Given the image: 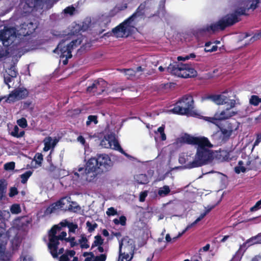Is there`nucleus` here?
<instances>
[{
	"instance_id": "1",
	"label": "nucleus",
	"mask_w": 261,
	"mask_h": 261,
	"mask_svg": "<svg viewBox=\"0 0 261 261\" xmlns=\"http://www.w3.org/2000/svg\"><path fill=\"white\" fill-rule=\"evenodd\" d=\"M179 140L180 142L195 145L197 148L195 158L188 165V168L200 167L212 161L213 152L210 148L213 146L207 138L204 137H194L185 134Z\"/></svg>"
},
{
	"instance_id": "2",
	"label": "nucleus",
	"mask_w": 261,
	"mask_h": 261,
	"mask_svg": "<svg viewBox=\"0 0 261 261\" xmlns=\"http://www.w3.org/2000/svg\"><path fill=\"white\" fill-rule=\"evenodd\" d=\"M147 3V1L142 3L131 16L113 29L112 32L117 37H127L135 32L136 25L146 18Z\"/></svg>"
},
{
	"instance_id": "3",
	"label": "nucleus",
	"mask_w": 261,
	"mask_h": 261,
	"mask_svg": "<svg viewBox=\"0 0 261 261\" xmlns=\"http://www.w3.org/2000/svg\"><path fill=\"white\" fill-rule=\"evenodd\" d=\"M61 227L58 225H55L49 230L48 233L49 242L48 247L54 257L58 256V246L59 244V240H64L67 242H70L71 247L77 245L75 242L74 237L66 238L67 233L65 231H61Z\"/></svg>"
},
{
	"instance_id": "4",
	"label": "nucleus",
	"mask_w": 261,
	"mask_h": 261,
	"mask_svg": "<svg viewBox=\"0 0 261 261\" xmlns=\"http://www.w3.org/2000/svg\"><path fill=\"white\" fill-rule=\"evenodd\" d=\"M242 15H247L245 9L236 10L231 13H229L219 20L216 23H213L207 26L205 31L213 33L219 31H223L226 28L230 27L240 21L239 18Z\"/></svg>"
},
{
	"instance_id": "5",
	"label": "nucleus",
	"mask_w": 261,
	"mask_h": 261,
	"mask_svg": "<svg viewBox=\"0 0 261 261\" xmlns=\"http://www.w3.org/2000/svg\"><path fill=\"white\" fill-rule=\"evenodd\" d=\"M31 222V219L27 216L18 217L13 221V227L9 231V233L15 234L13 239L12 240L13 249H16L20 244Z\"/></svg>"
},
{
	"instance_id": "6",
	"label": "nucleus",
	"mask_w": 261,
	"mask_h": 261,
	"mask_svg": "<svg viewBox=\"0 0 261 261\" xmlns=\"http://www.w3.org/2000/svg\"><path fill=\"white\" fill-rule=\"evenodd\" d=\"M135 249V243L133 239L127 237L122 239L119 244V256L118 261H129Z\"/></svg>"
},
{
	"instance_id": "7",
	"label": "nucleus",
	"mask_w": 261,
	"mask_h": 261,
	"mask_svg": "<svg viewBox=\"0 0 261 261\" xmlns=\"http://www.w3.org/2000/svg\"><path fill=\"white\" fill-rule=\"evenodd\" d=\"M159 70L160 71L167 70L172 74L182 78H191L197 75V71L191 66H168L163 68L160 66Z\"/></svg>"
},
{
	"instance_id": "8",
	"label": "nucleus",
	"mask_w": 261,
	"mask_h": 261,
	"mask_svg": "<svg viewBox=\"0 0 261 261\" xmlns=\"http://www.w3.org/2000/svg\"><path fill=\"white\" fill-rule=\"evenodd\" d=\"M194 108V100L191 95H185L171 110L175 114L189 115Z\"/></svg>"
},
{
	"instance_id": "9",
	"label": "nucleus",
	"mask_w": 261,
	"mask_h": 261,
	"mask_svg": "<svg viewBox=\"0 0 261 261\" xmlns=\"http://www.w3.org/2000/svg\"><path fill=\"white\" fill-rule=\"evenodd\" d=\"M82 42V41L80 39H77L72 40L70 43L66 45L63 46V43L59 44L56 49L60 48L61 51L60 62L62 60L63 65H67L68 62V59L72 57V50L74 48L80 45Z\"/></svg>"
},
{
	"instance_id": "10",
	"label": "nucleus",
	"mask_w": 261,
	"mask_h": 261,
	"mask_svg": "<svg viewBox=\"0 0 261 261\" xmlns=\"http://www.w3.org/2000/svg\"><path fill=\"white\" fill-rule=\"evenodd\" d=\"M243 160L240 161L238 166L235 167V172L237 173L245 172L246 170H250L258 167L257 160H259L258 156L252 158L242 154Z\"/></svg>"
},
{
	"instance_id": "11",
	"label": "nucleus",
	"mask_w": 261,
	"mask_h": 261,
	"mask_svg": "<svg viewBox=\"0 0 261 261\" xmlns=\"http://www.w3.org/2000/svg\"><path fill=\"white\" fill-rule=\"evenodd\" d=\"M70 199L68 197H64L60 199L58 202L53 204L50 206H49L46 210L45 213L47 214H51L55 212V211L58 209L62 210H68L70 211H76L79 210L80 207L78 205H76V203H72L75 205H72L69 199Z\"/></svg>"
},
{
	"instance_id": "12",
	"label": "nucleus",
	"mask_w": 261,
	"mask_h": 261,
	"mask_svg": "<svg viewBox=\"0 0 261 261\" xmlns=\"http://www.w3.org/2000/svg\"><path fill=\"white\" fill-rule=\"evenodd\" d=\"M100 145L103 148H112L119 150L125 156H128V155L125 153L123 149L121 148L118 143V142L115 138V135L112 133L105 136L103 139L101 140Z\"/></svg>"
},
{
	"instance_id": "13",
	"label": "nucleus",
	"mask_w": 261,
	"mask_h": 261,
	"mask_svg": "<svg viewBox=\"0 0 261 261\" xmlns=\"http://www.w3.org/2000/svg\"><path fill=\"white\" fill-rule=\"evenodd\" d=\"M236 103V102L235 100H230L228 105L229 106V107H227L226 109L222 111L216 112L214 117L209 118V119L217 120H222L229 119L236 115L237 114V112L232 109L235 107Z\"/></svg>"
},
{
	"instance_id": "14",
	"label": "nucleus",
	"mask_w": 261,
	"mask_h": 261,
	"mask_svg": "<svg viewBox=\"0 0 261 261\" xmlns=\"http://www.w3.org/2000/svg\"><path fill=\"white\" fill-rule=\"evenodd\" d=\"M98 171L84 170L83 167H79L77 171H74L73 178L80 180H85L88 182H94L96 180Z\"/></svg>"
},
{
	"instance_id": "15",
	"label": "nucleus",
	"mask_w": 261,
	"mask_h": 261,
	"mask_svg": "<svg viewBox=\"0 0 261 261\" xmlns=\"http://www.w3.org/2000/svg\"><path fill=\"white\" fill-rule=\"evenodd\" d=\"M8 237L5 229L0 227V260L8 261L10 258V254L6 251Z\"/></svg>"
},
{
	"instance_id": "16",
	"label": "nucleus",
	"mask_w": 261,
	"mask_h": 261,
	"mask_svg": "<svg viewBox=\"0 0 261 261\" xmlns=\"http://www.w3.org/2000/svg\"><path fill=\"white\" fill-rule=\"evenodd\" d=\"M16 38L15 29L6 28L0 31V39L5 46L11 45Z\"/></svg>"
},
{
	"instance_id": "17",
	"label": "nucleus",
	"mask_w": 261,
	"mask_h": 261,
	"mask_svg": "<svg viewBox=\"0 0 261 261\" xmlns=\"http://www.w3.org/2000/svg\"><path fill=\"white\" fill-rule=\"evenodd\" d=\"M29 94L27 89L23 87H18L13 90L8 95L5 101L8 103L14 102L16 101L26 98Z\"/></svg>"
},
{
	"instance_id": "18",
	"label": "nucleus",
	"mask_w": 261,
	"mask_h": 261,
	"mask_svg": "<svg viewBox=\"0 0 261 261\" xmlns=\"http://www.w3.org/2000/svg\"><path fill=\"white\" fill-rule=\"evenodd\" d=\"M96 158L98 164L99 170H101V172L110 171L112 168L113 162L108 154H98Z\"/></svg>"
},
{
	"instance_id": "19",
	"label": "nucleus",
	"mask_w": 261,
	"mask_h": 261,
	"mask_svg": "<svg viewBox=\"0 0 261 261\" xmlns=\"http://www.w3.org/2000/svg\"><path fill=\"white\" fill-rule=\"evenodd\" d=\"M107 85L106 81L102 79H99L94 81L87 87V91L88 93L100 94L105 91Z\"/></svg>"
},
{
	"instance_id": "20",
	"label": "nucleus",
	"mask_w": 261,
	"mask_h": 261,
	"mask_svg": "<svg viewBox=\"0 0 261 261\" xmlns=\"http://www.w3.org/2000/svg\"><path fill=\"white\" fill-rule=\"evenodd\" d=\"M204 99H210L218 105L226 103L228 104L229 100H230L223 94L209 95L204 98Z\"/></svg>"
},
{
	"instance_id": "21",
	"label": "nucleus",
	"mask_w": 261,
	"mask_h": 261,
	"mask_svg": "<svg viewBox=\"0 0 261 261\" xmlns=\"http://www.w3.org/2000/svg\"><path fill=\"white\" fill-rule=\"evenodd\" d=\"M245 7H241L237 10L245 9V12L247 10H251L252 11H254L257 8H261V0H247L244 3ZM248 15V14L245 12Z\"/></svg>"
},
{
	"instance_id": "22",
	"label": "nucleus",
	"mask_w": 261,
	"mask_h": 261,
	"mask_svg": "<svg viewBox=\"0 0 261 261\" xmlns=\"http://www.w3.org/2000/svg\"><path fill=\"white\" fill-rule=\"evenodd\" d=\"M84 256L86 257L85 261H105L106 259V255L105 254L95 256L92 252H85Z\"/></svg>"
},
{
	"instance_id": "23",
	"label": "nucleus",
	"mask_w": 261,
	"mask_h": 261,
	"mask_svg": "<svg viewBox=\"0 0 261 261\" xmlns=\"http://www.w3.org/2000/svg\"><path fill=\"white\" fill-rule=\"evenodd\" d=\"M84 170L98 171L99 168L96 158H91L87 162Z\"/></svg>"
},
{
	"instance_id": "24",
	"label": "nucleus",
	"mask_w": 261,
	"mask_h": 261,
	"mask_svg": "<svg viewBox=\"0 0 261 261\" xmlns=\"http://www.w3.org/2000/svg\"><path fill=\"white\" fill-rule=\"evenodd\" d=\"M35 28L33 22H30L28 24L24 23L22 24L20 29V32L24 36H29L31 35L34 31Z\"/></svg>"
},
{
	"instance_id": "25",
	"label": "nucleus",
	"mask_w": 261,
	"mask_h": 261,
	"mask_svg": "<svg viewBox=\"0 0 261 261\" xmlns=\"http://www.w3.org/2000/svg\"><path fill=\"white\" fill-rule=\"evenodd\" d=\"M57 142L58 141L56 139L53 140L50 137L45 138L43 140L44 143L43 150L47 151L50 149L54 148L56 146Z\"/></svg>"
},
{
	"instance_id": "26",
	"label": "nucleus",
	"mask_w": 261,
	"mask_h": 261,
	"mask_svg": "<svg viewBox=\"0 0 261 261\" xmlns=\"http://www.w3.org/2000/svg\"><path fill=\"white\" fill-rule=\"evenodd\" d=\"M5 72L4 74L7 76L15 77L17 76V71L15 69V66H4Z\"/></svg>"
},
{
	"instance_id": "27",
	"label": "nucleus",
	"mask_w": 261,
	"mask_h": 261,
	"mask_svg": "<svg viewBox=\"0 0 261 261\" xmlns=\"http://www.w3.org/2000/svg\"><path fill=\"white\" fill-rule=\"evenodd\" d=\"M223 126L227 130H230V132L232 133L233 132L238 129L239 123L236 121H233L231 122H227Z\"/></svg>"
},
{
	"instance_id": "28",
	"label": "nucleus",
	"mask_w": 261,
	"mask_h": 261,
	"mask_svg": "<svg viewBox=\"0 0 261 261\" xmlns=\"http://www.w3.org/2000/svg\"><path fill=\"white\" fill-rule=\"evenodd\" d=\"M136 181L140 184H146L149 182L148 178L144 174L137 175L135 177Z\"/></svg>"
},
{
	"instance_id": "29",
	"label": "nucleus",
	"mask_w": 261,
	"mask_h": 261,
	"mask_svg": "<svg viewBox=\"0 0 261 261\" xmlns=\"http://www.w3.org/2000/svg\"><path fill=\"white\" fill-rule=\"evenodd\" d=\"M60 224L62 226L64 227L67 226L69 228V233H70L71 232L75 233V230L77 228V225L75 224H73V223H68L66 222L65 223L61 222Z\"/></svg>"
},
{
	"instance_id": "30",
	"label": "nucleus",
	"mask_w": 261,
	"mask_h": 261,
	"mask_svg": "<svg viewBox=\"0 0 261 261\" xmlns=\"http://www.w3.org/2000/svg\"><path fill=\"white\" fill-rule=\"evenodd\" d=\"M11 135L17 138H20L23 136L24 135V132L23 130H21L19 132V129L17 126H15L13 130L12 131L11 133Z\"/></svg>"
},
{
	"instance_id": "31",
	"label": "nucleus",
	"mask_w": 261,
	"mask_h": 261,
	"mask_svg": "<svg viewBox=\"0 0 261 261\" xmlns=\"http://www.w3.org/2000/svg\"><path fill=\"white\" fill-rule=\"evenodd\" d=\"M261 102V98L257 95H252L249 99V103L254 106H257Z\"/></svg>"
},
{
	"instance_id": "32",
	"label": "nucleus",
	"mask_w": 261,
	"mask_h": 261,
	"mask_svg": "<svg viewBox=\"0 0 261 261\" xmlns=\"http://www.w3.org/2000/svg\"><path fill=\"white\" fill-rule=\"evenodd\" d=\"M98 123L97 116L96 115H89L86 122V125L90 126L92 123L96 124Z\"/></svg>"
},
{
	"instance_id": "33",
	"label": "nucleus",
	"mask_w": 261,
	"mask_h": 261,
	"mask_svg": "<svg viewBox=\"0 0 261 261\" xmlns=\"http://www.w3.org/2000/svg\"><path fill=\"white\" fill-rule=\"evenodd\" d=\"M117 70H120L121 72H123L125 74V75L127 76V77L128 79L134 75L136 73L135 70L133 68H127L123 69H118Z\"/></svg>"
},
{
	"instance_id": "34",
	"label": "nucleus",
	"mask_w": 261,
	"mask_h": 261,
	"mask_svg": "<svg viewBox=\"0 0 261 261\" xmlns=\"http://www.w3.org/2000/svg\"><path fill=\"white\" fill-rule=\"evenodd\" d=\"M170 192V190L169 186H164L159 190L158 194L161 196H166Z\"/></svg>"
},
{
	"instance_id": "35",
	"label": "nucleus",
	"mask_w": 261,
	"mask_h": 261,
	"mask_svg": "<svg viewBox=\"0 0 261 261\" xmlns=\"http://www.w3.org/2000/svg\"><path fill=\"white\" fill-rule=\"evenodd\" d=\"M257 238V237H255V236L251 238L250 239L247 240L246 242L241 246V247L244 246L249 247L250 246L253 245L254 244H258L256 241V239Z\"/></svg>"
},
{
	"instance_id": "36",
	"label": "nucleus",
	"mask_w": 261,
	"mask_h": 261,
	"mask_svg": "<svg viewBox=\"0 0 261 261\" xmlns=\"http://www.w3.org/2000/svg\"><path fill=\"white\" fill-rule=\"evenodd\" d=\"M220 131L221 132L222 135H223L224 139H228L232 134L230 130H227L223 126L220 128Z\"/></svg>"
},
{
	"instance_id": "37",
	"label": "nucleus",
	"mask_w": 261,
	"mask_h": 261,
	"mask_svg": "<svg viewBox=\"0 0 261 261\" xmlns=\"http://www.w3.org/2000/svg\"><path fill=\"white\" fill-rule=\"evenodd\" d=\"M38 1L39 0H26L25 6H27L32 10L37 6Z\"/></svg>"
},
{
	"instance_id": "38",
	"label": "nucleus",
	"mask_w": 261,
	"mask_h": 261,
	"mask_svg": "<svg viewBox=\"0 0 261 261\" xmlns=\"http://www.w3.org/2000/svg\"><path fill=\"white\" fill-rule=\"evenodd\" d=\"M212 43L211 42H207L205 43V50L206 52H213L216 51L218 48V46L217 45H213L212 47H211V45Z\"/></svg>"
},
{
	"instance_id": "39",
	"label": "nucleus",
	"mask_w": 261,
	"mask_h": 261,
	"mask_svg": "<svg viewBox=\"0 0 261 261\" xmlns=\"http://www.w3.org/2000/svg\"><path fill=\"white\" fill-rule=\"evenodd\" d=\"M10 211L13 214H18L21 212V208L19 204H13L10 207Z\"/></svg>"
},
{
	"instance_id": "40",
	"label": "nucleus",
	"mask_w": 261,
	"mask_h": 261,
	"mask_svg": "<svg viewBox=\"0 0 261 261\" xmlns=\"http://www.w3.org/2000/svg\"><path fill=\"white\" fill-rule=\"evenodd\" d=\"M103 243V240L102 239L100 236H96L95 237V240L92 245V248L94 247L99 246Z\"/></svg>"
},
{
	"instance_id": "41",
	"label": "nucleus",
	"mask_w": 261,
	"mask_h": 261,
	"mask_svg": "<svg viewBox=\"0 0 261 261\" xmlns=\"http://www.w3.org/2000/svg\"><path fill=\"white\" fill-rule=\"evenodd\" d=\"M86 226L88 231L89 232H91L93 231L96 228H97L98 225L95 222H90V221H87L86 222Z\"/></svg>"
},
{
	"instance_id": "42",
	"label": "nucleus",
	"mask_w": 261,
	"mask_h": 261,
	"mask_svg": "<svg viewBox=\"0 0 261 261\" xmlns=\"http://www.w3.org/2000/svg\"><path fill=\"white\" fill-rule=\"evenodd\" d=\"M32 174V172L31 171H27L23 174L21 175V182L22 184H25L28 180V178L31 176Z\"/></svg>"
},
{
	"instance_id": "43",
	"label": "nucleus",
	"mask_w": 261,
	"mask_h": 261,
	"mask_svg": "<svg viewBox=\"0 0 261 261\" xmlns=\"http://www.w3.org/2000/svg\"><path fill=\"white\" fill-rule=\"evenodd\" d=\"M88 240L86 237L83 236L82 238L79 240V243L81 244L82 248H88L89 245L87 244Z\"/></svg>"
},
{
	"instance_id": "44",
	"label": "nucleus",
	"mask_w": 261,
	"mask_h": 261,
	"mask_svg": "<svg viewBox=\"0 0 261 261\" xmlns=\"http://www.w3.org/2000/svg\"><path fill=\"white\" fill-rule=\"evenodd\" d=\"M75 11V8L73 6H68L64 10V13L69 15H73Z\"/></svg>"
},
{
	"instance_id": "45",
	"label": "nucleus",
	"mask_w": 261,
	"mask_h": 261,
	"mask_svg": "<svg viewBox=\"0 0 261 261\" xmlns=\"http://www.w3.org/2000/svg\"><path fill=\"white\" fill-rule=\"evenodd\" d=\"M195 57H196V55H195V54L191 53L190 55H186L185 57L178 56L177 58V60L178 61H185L189 60V59H190L191 58H195Z\"/></svg>"
},
{
	"instance_id": "46",
	"label": "nucleus",
	"mask_w": 261,
	"mask_h": 261,
	"mask_svg": "<svg viewBox=\"0 0 261 261\" xmlns=\"http://www.w3.org/2000/svg\"><path fill=\"white\" fill-rule=\"evenodd\" d=\"M6 192V187L4 182L0 181V198L1 199L5 195Z\"/></svg>"
},
{
	"instance_id": "47",
	"label": "nucleus",
	"mask_w": 261,
	"mask_h": 261,
	"mask_svg": "<svg viewBox=\"0 0 261 261\" xmlns=\"http://www.w3.org/2000/svg\"><path fill=\"white\" fill-rule=\"evenodd\" d=\"M204 215L205 214H201L194 222L187 226V229H189L191 228L194 227L198 222L201 221L204 217Z\"/></svg>"
},
{
	"instance_id": "48",
	"label": "nucleus",
	"mask_w": 261,
	"mask_h": 261,
	"mask_svg": "<svg viewBox=\"0 0 261 261\" xmlns=\"http://www.w3.org/2000/svg\"><path fill=\"white\" fill-rule=\"evenodd\" d=\"M17 124L22 128H25L27 125V120L24 118H21L17 121Z\"/></svg>"
},
{
	"instance_id": "49",
	"label": "nucleus",
	"mask_w": 261,
	"mask_h": 261,
	"mask_svg": "<svg viewBox=\"0 0 261 261\" xmlns=\"http://www.w3.org/2000/svg\"><path fill=\"white\" fill-rule=\"evenodd\" d=\"M165 126L162 125L158 128V132L160 134L161 139L164 141L166 139V136L164 133Z\"/></svg>"
},
{
	"instance_id": "50",
	"label": "nucleus",
	"mask_w": 261,
	"mask_h": 261,
	"mask_svg": "<svg viewBox=\"0 0 261 261\" xmlns=\"http://www.w3.org/2000/svg\"><path fill=\"white\" fill-rule=\"evenodd\" d=\"M15 168V163L13 162H9L4 165V168L6 170H13Z\"/></svg>"
},
{
	"instance_id": "51",
	"label": "nucleus",
	"mask_w": 261,
	"mask_h": 261,
	"mask_svg": "<svg viewBox=\"0 0 261 261\" xmlns=\"http://www.w3.org/2000/svg\"><path fill=\"white\" fill-rule=\"evenodd\" d=\"M106 213L108 216H114L117 214V211L114 207H111L108 208Z\"/></svg>"
},
{
	"instance_id": "52",
	"label": "nucleus",
	"mask_w": 261,
	"mask_h": 261,
	"mask_svg": "<svg viewBox=\"0 0 261 261\" xmlns=\"http://www.w3.org/2000/svg\"><path fill=\"white\" fill-rule=\"evenodd\" d=\"M261 38V31L257 33H255L250 39L252 41L258 40Z\"/></svg>"
},
{
	"instance_id": "53",
	"label": "nucleus",
	"mask_w": 261,
	"mask_h": 261,
	"mask_svg": "<svg viewBox=\"0 0 261 261\" xmlns=\"http://www.w3.org/2000/svg\"><path fill=\"white\" fill-rule=\"evenodd\" d=\"M17 193H18V192H17V189L15 187H12L10 189L9 195L10 197H13V196H15L16 195H17Z\"/></svg>"
},
{
	"instance_id": "54",
	"label": "nucleus",
	"mask_w": 261,
	"mask_h": 261,
	"mask_svg": "<svg viewBox=\"0 0 261 261\" xmlns=\"http://www.w3.org/2000/svg\"><path fill=\"white\" fill-rule=\"evenodd\" d=\"M261 207V199L258 201L254 206L250 208L251 211H254Z\"/></svg>"
},
{
	"instance_id": "55",
	"label": "nucleus",
	"mask_w": 261,
	"mask_h": 261,
	"mask_svg": "<svg viewBox=\"0 0 261 261\" xmlns=\"http://www.w3.org/2000/svg\"><path fill=\"white\" fill-rule=\"evenodd\" d=\"M147 196V191H144L140 193L139 200L141 202H143L145 201V199Z\"/></svg>"
},
{
	"instance_id": "56",
	"label": "nucleus",
	"mask_w": 261,
	"mask_h": 261,
	"mask_svg": "<svg viewBox=\"0 0 261 261\" xmlns=\"http://www.w3.org/2000/svg\"><path fill=\"white\" fill-rule=\"evenodd\" d=\"M4 82L8 86V88H10V86L9 85V83L11 81V77L9 76H7L6 74H4Z\"/></svg>"
},
{
	"instance_id": "57",
	"label": "nucleus",
	"mask_w": 261,
	"mask_h": 261,
	"mask_svg": "<svg viewBox=\"0 0 261 261\" xmlns=\"http://www.w3.org/2000/svg\"><path fill=\"white\" fill-rule=\"evenodd\" d=\"M261 142V133L257 135V138L254 143L253 146H257L258 144Z\"/></svg>"
},
{
	"instance_id": "58",
	"label": "nucleus",
	"mask_w": 261,
	"mask_h": 261,
	"mask_svg": "<svg viewBox=\"0 0 261 261\" xmlns=\"http://www.w3.org/2000/svg\"><path fill=\"white\" fill-rule=\"evenodd\" d=\"M59 261H69V258L67 254H64L60 256Z\"/></svg>"
},
{
	"instance_id": "59",
	"label": "nucleus",
	"mask_w": 261,
	"mask_h": 261,
	"mask_svg": "<svg viewBox=\"0 0 261 261\" xmlns=\"http://www.w3.org/2000/svg\"><path fill=\"white\" fill-rule=\"evenodd\" d=\"M126 219L125 216H121L119 219V223L121 224L122 225H124L126 223Z\"/></svg>"
},
{
	"instance_id": "60",
	"label": "nucleus",
	"mask_w": 261,
	"mask_h": 261,
	"mask_svg": "<svg viewBox=\"0 0 261 261\" xmlns=\"http://www.w3.org/2000/svg\"><path fill=\"white\" fill-rule=\"evenodd\" d=\"M32 258L29 255H25L23 257L21 258L20 261H32Z\"/></svg>"
},
{
	"instance_id": "61",
	"label": "nucleus",
	"mask_w": 261,
	"mask_h": 261,
	"mask_svg": "<svg viewBox=\"0 0 261 261\" xmlns=\"http://www.w3.org/2000/svg\"><path fill=\"white\" fill-rule=\"evenodd\" d=\"M75 254V252L73 250L68 251L66 252L65 254H67L68 257H73Z\"/></svg>"
},
{
	"instance_id": "62",
	"label": "nucleus",
	"mask_w": 261,
	"mask_h": 261,
	"mask_svg": "<svg viewBox=\"0 0 261 261\" xmlns=\"http://www.w3.org/2000/svg\"><path fill=\"white\" fill-rule=\"evenodd\" d=\"M77 140L79 142H80L83 145H84L85 143V140L84 138L82 136H79L77 137Z\"/></svg>"
},
{
	"instance_id": "63",
	"label": "nucleus",
	"mask_w": 261,
	"mask_h": 261,
	"mask_svg": "<svg viewBox=\"0 0 261 261\" xmlns=\"http://www.w3.org/2000/svg\"><path fill=\"white\" fill-rule=\"evenodd\" d=\"M255 237H257L256 239V241L258 244H261V233H259L257 236H255Z\"/></svg>"
},
{
	"instance_id": "64",
	"label": "nucleus",
	"mask_w": 261,
	"mask_h": 261,
	"mask_svg": "<svg viewBox=\"0 0 261 261\" xmlns=\"http://www.w3.org/2000/svg\"><path fill=\"white\" fill-rule=\"evenodd\" d=\"M166 240L167 242L170 243L172 242V239L170 237V236L169 234H167L166 236Z\"/></svg>"
}]
</instances>
